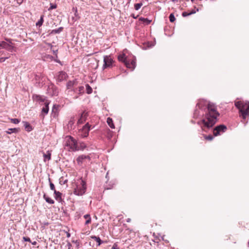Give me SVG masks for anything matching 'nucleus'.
<instances>
[{"label": "nucleus", "instance_id": "1", "mask_svg": "<svg viewBox=\"0 0 249 249\" xmlns=\"http://www.w3.org/2000/svg\"><path fill=\"white\" fill-rule=\"evenodd\" d=\"M196 107L200 109H207L204 118L197 124L204 131L212 127L216 123L217 117L219 115L214 105L206 100H199Z\"/></svg>", "mask_w": 249, "mask_h": 249}, {"label": "nucleus", "instance_id": "2", "mask_svg": "<svg viewBox=\"0 0 249 249\" xmlns=\"http://www.w3.org/2000/svg\"><path fill=\"white\" fill-rule=\"evenodd\" d=\"M235 106L239 109L240 116L243 120H246L249 115V102L237 101L235 102Z\"/></svg>", "mask_w": 249, "mask_h": 249}, {"label": "nucleus", "instance_id": "3", "mask_svg": "<svg viewBox=\"0 0 249 249\" xmlns=\"http://www.w3.org/2000/svg\"><path fill=\"white\" fill-rule=\"evenodd\" d=\"M86 189V182L82 180L80 185L77 186L76 188L74 189L73 193L77 196H82L85 194Z\"/></svg>", "mask_w": 249, "mask_h": 249}, {"label": "nucleus", "instance_id": "4", "mask_svg": "<svg viewBox=\"0 0 249 249\" xmlns=\"http://www.w3.org/2000/svg\"><path fill=\"white\" fill-rule=\"evenodd\" d=\"M227 129V126L224 124H220L215 126L213 129V134L214 136L221 135Z\"/></svg>", "mask_w": 249, "mask_h": 249}, {"label": "nucleus", "instance_id": "5", "mask_svg": "<svg viewBox=\"0 0 249 249\" xmlns=\"http://www.w3.org/2000/svg\"><path fill=\"white\" fill-rule=\"evenodd\" d=\"M90 125L87 123L84 125L82 129L79 131V135L82 138H86L88 136L90 130Z\"/></svg>", "mask_w": 249, "mask_h": 249}, {"label": "nucleus", "instance_id": "6", "mask_svg": "<svg viewBox=\"0 0 249 249\" xmlns=\"http://www.w3.org/2000/svg\"><path fill=\"white\" fill-rule=\"evenodd\" d=\"M113 63V60L110 56H105L104 57V65L103 66V69L111 67Z\"/></svg>", "mask_w": 249, "mask_h": 249}, {"label": "nucleus", "instance_id": "7", "mask_svg": "<svg viewBox=\"0 0 249 249\" xmlns=\"http://www.w3.org/2000/svg\"><path fill=\"white\" fill-rule=\"evenodd\" d=\"M70 140L69 141V145H70V148L72 151H77L79 149L78 146V143L76 140L73 137L70 136Z\"/></svg>", "mask_w": 249, "mask_h": 249}, {"label": "nucleus", "instance_id": "8", "mask_svg": "<svg viewBox=\"0 0 249 249\" xmlns=\"http://www.w3.org/2000/svg\"><path fill=\"white\" fill-rule=\"evenodd\" d=\"M33 99L35 101L38 102L41 105L44 104L45 101H49L48 100H46V98L43 96L37 94H34L33 95Z\"/></svg>", "mask_w": 249, "mask_h": 249}, {"label": "nucleus", "instance_id": "9", "mask_svg": "<svg viewBox=\"0 0 249 249\" xmlns=\"http://www.w3.org/2000/svg\"><path fill=\"white\" fill-rule=\"evenodd\" d=\"M125 66L129 69H131L133 70L136 67V59H128L127 61L125 62Z\"/></svg>", "mask_w": 249, "mask_h": 249}, {"label": "nucleus", "instance_id": "10", "mask_svg": "<svg viewBox=\"0 0 249 249\" xmlns=\"http://www.w3.org/2000/svg\"><path fill=\"white\" fill-rule=\"evenodd\" d=\"M67 77L66 72L63 71H59L57 75V81L58 82H61L65 80Z\"/></svg>", "mask_w": 249, "mask_h": 249}, {"label": "nucleus", "instance_id": "11", "mask_svg": "<svg viewBox=\"0 0 249 249\" xmlns=\"http://www.w3.org/2000/svg\"><path fill=\"white\" fill-rule=\"evenodd\" d=\"M49 104H50L49 101H45V103L43 104L44 106L42 107L41 111H42V113L44 114V115H46L48 113Z\"/></svg>", "mask_w": 249, "mask_h": 249}, {"label": "nucleus", "instance_id": "12", "mask_svg": "<svg viewBox=\"0 0 249 249\" xmlns=\"http://www.w3.org/2000/svg\"><path fill=\"white\" fill-rule=\"evenodd\" d=\"M87 114L85 112H83L81 114L80 118L77 121V124H81L86 121Z\"/></svg>", "mask_w": 249, "mask_h": 249}, {"label": "nucleus", "instance_id": "13", "mask_svg": "<svg viewBox=\"0 0 249 249\" xmlns=\"http://www.w3.org/2000/svg\"><path fill=\"white\" fill-rule=\"evenodd\" d=\"M195 8L196 9V11H198V9L196 8V6L195 7ZM196 13V11L195 9H193L190 12H186V11L185 12H183L182 13V16L183 17H186L187 16H188L191 15L192 14H195Z\"/></svg>", "mask_w": 249, "mask_h": 249}, {"label": "nucleus", "instance_id": "14", "mask_svg": "<svg viewBox=\"0 0 249 249\" xmlns=\"http://www.w3.org/2000/svg\"><path fill=\"white\" fill-rule=\"evenodd\" d=\"M20 131L19 128H9L8 130L6 131L5 132L7 134H11L12 133H17Z\"/></svg>", "mask_w": 249, "mask_h": 249}, {"label": "nucleus", "instance_id": "15", "mask_svg": "<svg viewBox=\"0 0 249 249\" xmlns=\"http://www.w3.org/2000/svg\"><path fill=\"white\" fill-rule=\"evenodd\" d=\"M44 161H46L47 160H49L51 159V152L50 151H47L46 153H43Z\"/></svg>", "mask_w": 249, "mask_h": 249}, {"label": "nucleus", "instance_id": "16", "mask_svg": "<svg viewBox=\"0 0 249 249\" xmlns=\"http://www.w3.org/2000/svg\"><path fill=\"white\" fill-rule=\"evenodd\" d=\"M118 59L120 61L123 62L125 65V62L127 61V59L124 54H120L118 56Z\"/></svg>", "mask_w": 249, "mask_h": 249}, {"label": "nucleus", "instance_id": "17", "mask_svg": "<svg viewBox=\"0 0 249 249\" xmlns=\"http://www.w3.org/2000/svg\"><path fill=\"white\" fill-rule=\"evenodd\" d=\"M74 122V118L73 117H71L67 124L68 129H72Z\"/></svg>", "mask_w": 249, "mask_h": 249}, {"label": "nucleus", "instance_id": "18", "mask_svg": "<svg viewBox=\"0 0 249 249\" xmlns=\"http://www.w3.org/2000/svg\"><path fill=\"white\" fill-rule=\"evenodd\" d=\"M89 159L90 158L89 156H85V155H81L78 157L77 159V161L78 163V164L82 163L84 159Z\"/></svg>", "mask_w": 249, "mask_h": 249}, {"label": "nucleus", "instance_id": "19", "mask_svg": "<svg viewBox=\"0 0 249 249\" xmlns=\"http://www.w3.org/2000/svg\"><path fill=\"white\" fill-rule=\"evenodd\" d=\"M139 21L142 22L145 25H149L151 22L152 20L147 18L141 17L139 18Z\"/></svg>", "mask_w": 249, "mask_h": 249}, {"label": "nucleus", "instance_id": "20", "mask_svg": "<svg viewBox=\"0 0 249 249\" xmlns=\"http://www.w3.org/2000/svg\"><path fill=\"white\" fill-rule=\"evenodd\" d=\"M54 197L56 200L60 201L61 199V196H62L61 193H60L58 191H57L56 190H54Z\"/></svg>", "mask_w": 249, "mask_h": 249}, {"label": "nucleus", "instance_id": "21", "mask_svg": "<svg viewBox=\"0 0 249 249\" xmlns=\"http://www.w3.org/2000/svg\"><path fill=\"white\" fill-rule=\"evenodd\" d=\"M63 27H60L58 28V29L52 30L51 33H50V35L59 34L63 31Z\"/></svg>", "mask_w": 249, "mask_h": 249}, {"label": "nucleus", "instance_id": "22", "mask_svg": "<svg viewBox=\"0 0 249 249\" xmlns=\"http://www.w3.org/2000/svg\"><path fill=\"white\" fill-rule=\"evenodd\" d=\"M43 198L45 199L46 201L49 204H53L54 203V201L51 198L48 197L46 194H44Z\"/></svg>", "mask_w": 249, "mask_h": 249}, {"label": "nucleus", "instance_id": "23", "mask_svg": "<svg viewBox=\"0 0 249 249\" xmlns=\"http://www.w3.org/2000/svg\"><path fill=\"white\" fill-rule=\"evenodd\" d=\"M23 123L24 124V126L25 128L27 131L30 132L32 130V127L29 123L27 122H24Z\"/></svg>", "mask_w": 249, "mask_h": 249}, {"label": "nucleus", "instance_id": "24", "mask_svg": "<svg viewBox=\"0 0 249 249\" xmlns=\"http://www.w3.org/2000/svg\"><path fill=\"white\" fill-rule=\"evenodd\" d=\"M91 237L98 243V246H99L102 243H103V241L101 240L99 237L92 236Z\"/></svg>", "mask_w": 249, "mask_h": 249}, {"label": "nucleus", "instance_id": "25", "mask_svg": "<svg viewBox=\"0 0 249 249\" xmlns=\"http://www.w3.org/2000/svg\"><path fill=\"white\" fill-rule=\"evenodd\" d=\"M6 40L8 41L9 43L8 44L7 46L6 47V48L5 49H6L9 52H12L14 49V47L10 44H12L10 39H6Z\"/></svg>", "mask_w": 249, "mask_h": 249}, {"label": "nucleus", "instance_id": "26", "mask_svg": "<svg viewBox=\"0 0 249 249\" xmlns=\"http://www.w3.org/2000/svg\"><path fill=\"white\" fill-rule=\"evenodd\" d=\"M107 123L108 125L111 128H114L115 126L113 123V120L111 118L108 117L107 119Z\"/></svg>", "mask_w": 249, "mask_h": 249}, {"label": "nucleus", "instance_id": "27", "mask_svg": "<svg viewBox=\"0 0 249 249\" xmlns=\"http://www.w3.org/2000/svg\"><path fill=\"white\" fill-rule=\"evenodd\" d=\"M43 18H44V15H41L39 20L36 23V25L37 26L40 27L41 26H42V25L44 22Z\"/></svg>", "mask_w": 249, "mask_h": 249}, {"label": "nucleus", "instance_id": "28", "mask_svg": "<svg viewBox=\"0 0 249 249\" xmlns=\"http://www.w3.org/2000/svg\"><path fill=\"white\" fill-rule=\"evenodd\" d=\"M8 44V43L6 42H5L4 41H2L0 43V50L1 49H6Z\"/></svg>", "mask_w": 249, "mask_h": 249}, {"label": "nucleus", "instance_id": "29", "mask_svg": "<svg viewBox=\"0 0 249 249\" xmlns=\"http://www.w3.org/2000/svg\"><path fill=\"white\" fill-rule=\"evenodd\" d=\"M86 91L88 94H90L92 92V89L89 84L86 85Z\"/></svg>", "mask_w": 249, "mask_h": 249}, {"label": "nucleus", "instance_id": "30", "mask_svg": "<svg viewBox=\"0 0 249 249\" xmlns=\"http://www.w3.org/2000/svg\"><path fill=\"white\" fill-rule=\"evenodd\" d=\"M142 5V2H140L134 4V8L136 10H138L140 9L141 6Z\"/></svg>", "mask_w": 249, "mask_h": 249}, {"label": "nucleus", "instance_id": "31", "mask_svg": "<svg viewBox=\"0 0 249 249\" xmlns=\"http://www.w3.org/2000/svg\"><path fill=\"white\" fill-rule=\"evenodd\" d=\"M169 20L171 22H173L176 20V18L173 13L169 15Z\"/></svg>", "mask_w": 249, "mask_h": 249}, {"label": "nucleus", "instance_id": "32", "mask_svg": "<svg viewBox=\"0 0 249 249\" xmlns=\"http://www.w3.org/2000/svg\"><path fill=\"white\" fill-rule=\"evenodd\" d=\"M57 8V5L56 4H53L52 3H50V7L49 8L48 10L50 11L54 9H56Z\"/></svg>", "mask_w": 249, "mask_h": 249}, {"label": "nucleus", "instance_id": "33", "mask_svg": "<svg viewBox=\"0 0 249 249\" xmlns=\"http://www.w3.org/2000/svg\"><path fill=\"white\" fill-rule=\"evenodd\" d=\"M10 121L11 123L17 124H18L20 122V120L18 119L14 118V119H11Z\"/></svg>", "mask_w": 249, "mask_h": 249}, {"label": "nucleus", "instance_id": "34", "mask_svg": "<svg viewBox=\"0 0 249 249\" xmlns=\"http://www.w3.org/2000/svg\"><path fill=\"white\" fill-rule=\"evenodd\" d=\"M199 115V111L198 109H196L194 113V118H196Z\"/></svg>", "mask_w": 249, "mask_h": 249}, {"label": "nucleus", "instance_id": "35", "mask_svg": "<svg viewBox=\"0 0 249 249\" xmlns=\"http://www.w3.org/2000/svg\"><path fill=\"white\" fill-rule=\"evenodd\" d=\"M204 138L206 140L209 141H212L213 139V137L212 135H209L208 136L205 135Z\"/></svg>", "mask_w": 249, "mask_h": 249}, {"label": "nucleus", "instance_id": "36", "mask_svg": "<svg viewBox=\"0 0 249 249\" xmlns=\"http://www.w3.org/2000/svg\"><path fill=\"white\" fill-rule=\"evenodd\" d=\"M49 181H50V189L52 190H53V191H54V190H55V186H54V185L50 181V179L49 178Z\"/></svg>", "mask_w": 249, "mask_h": 249}, {"label": "nucleus", "instance_id": "37", "mask_svg": "<svg viewBox=\"0 0 249 249\" xmlns=\"http://www.w3.org/2000/svg\"><path fill=\"white\" fill-rule=\"evenodd\" d=\"M23 240L24 241H25V242H31L30 238L29 237H25V236H24L23 237Z\"/></svg>", "mask_w": 249, "mask_h": 249}, {"label": "nucleus", "instance_id": "38", "mask_svg": "<svg viewBox=\"0 0 249 249\" xmlns=\"http://www.w3.org/2000/svg\"><path fill=\"white\" fill-rule=\"evenodd\" d=\"M8 57H0V62L2 63L5 61L6 59H7Z\"/></svg>", "mask_w": 249, "mask_h": 249}, {"label": "nucleus", "instance_id": "39", "mask_svg": "<svg viewBox=\"0 0 249 249\" xmlns=\"http://www.w3.org/2000/svg\"><path fill=\"white\" fill-rule=\"evenodd\" d=\"M91 222V218H89L88 219H86L85 222V225H88Z\"/></svg>", "mask_w": 249, "mask_h": 249}, {"label": "nucleus", "instance_id": "40", "mask_svg": "<svg viewBox=\"0 0 249 249\" xmlns=\"http://www.w3.org/2000/svg\"><path fill=\"white\" fill-rule=\"evenodd\" d=\"M111 249H119V248L118 247V246L116 244H114L113 245Z\"/></svg>", "mask_w": 249, "mask_h": 249}, {"label": "nucleus", "instance_id": "41", "mask_svg": "<svg viewBox=\"0 0 249 249\" xmlns=\"http://www.w3.org/2000/svg\"><path fill=\"white\" fill-rule=\"evenodd\" d=\"M84 217L86 219H88V218H90V215H89V214H85V215L84 216Z\"/></svg>", "mask_w": 249, "mask_h": 249}, {"label": "nucleus", "instance_id": "42", "mask_svg": "<svg viewBox=\"0 0 249 249\" xmlns=\"http://www.w3.org/2000/svg\"><path fill=\"white\" fill-rule=\"evenodd\" d=\"M15 0L19 5L21 4L23 1V0Z\"/></svg>", "mask_w": 249, "mask_h": 249}, {"label": "nucleus", "instance_id": "43", "mask_svg": "<svg viewBox=\"0 0 249 249\" xmlns=\"http://www.w3.org/2000/svg\"><path fill=\"white\" fill-rule=\"evenodd\" d=\"M67 246L68 248V249H71V247H72V245L70 242H68L67 244Z\"/></svg>", "mask_w": 249, "mask_h": 249}, {"label": "nucleus", "instance_id": "44", "mask_svg": "<svg viewBox=\"0 0 249 249\" xmlns=\"http://www.w3.org/2000/svg\"><path fill=\"white\" fill-rule=\"evenodd\" d=\"M57 50H53V53L56 55V57H57Z\"/></svg>", "mask_w": 249, "mask_h": 249}, {"label": "nucleus", "instance_id": "45", "mask_svg": "<svg viewBox=\"0 0 249 249\" xmlns=\"http://www.w3.org/2000/svg\"><path fill=\"white\" fill-rule=\"evenodd\" d=\"M72 242L75 243H77V247L78 248V246L79 245V243L77 240H76V241L73 240V241H72Z\"/></svg>", "mask_w": 249, "mask_h": 249}, {"label": "nucleus", "instance_id": "46", "mask_svg": "<svg viewBox=\"0 0 249 249\" xmlns=\"http://www.w3.org/2000/svg\"><path fill=\"white\" fill-rule=\"evenodd\" d=\"M81 147H82V148L83 149H84L86 146V145L83 143L81 144Z\"/></svg>", "mask_w": 249, "mask_h": 249}, {"label": "nucleus", "instance_id": "47", "mask_svg": "<svg viewBox=\"0 0 249 249\" xmlns=\"http://www.w3.org/2000/svg\"><path fill=\"white\" fill-rule=\"evenodd\" d=\"M55 61L57 62V63H59V64H60L61 65H62L61 62L59 60L56 59V60H55Z\"/></svg>", "mask_w": 249, "mask_h": 249}, {"label": "nucleus", "instance_id": "48", "mask_svg": "<svg viewBox=\"0 0 249 249\" xmlns=\"http://www.w3.org/2000/svg\"><path fill=\"white\" fill-rule=\"evenodd\" d=\"M83 89H84V88L83 86L80 87L79 91H81L83 90Z\"/></svg>", "mask_w": 249, "mask_h": 249}, {"label": "nucleus", "instance_id": "49", "mask_svg": "<svg viewBox=\"0 0 249 249\" xmlns=\"http://www.w3.org/2000/svg\"><path fill=\"white\" fill-rule=\"evenodd\" d=\"M37 244L36 241H34L33 242H32V244L33 245H36Z\"/></svg>", "mask_w": 249, "mask_h": 249}, {"label": "nucleus", "instance_id": "50", "mask_svg": "<svg viewBox=\"0 0 249 249\" xmlns=\"http://www.w3.org/2000/svg\"><path fill=\"white\" fill-rule=\"evenodd\" d=\"M71 84H72V83H71V82L70 81V82H69L68 83V86H71Z\"/></svg>", "mask_w": 249, "mask_h": 249}, {"label": "nucleus", "instance_id": "51", "mask_svg": "<svg viewBox=\"0 0 249 249\" xmlns=\"http://www.w3.org/2000/svg\"><path fill=\"white\" fill-rule=\"evenodd\" d=\"M131 221V219L130 218H128L127 220H126V222H130Z\"/></svg>", "mask_w": 249, "mask_h": 249}, {"label": "nucleus", "instance_id": "52", "mask_svg": "<svg viewBox=\"0 0 249 249\" xmlns=\"http://www.w3.org/2000/svg\"><path fill=\"white\" fill-rule=\"evenodd\" d=\"M67 236L68 237H69L70 236V233H68L67 234Z\"/></svg>", "mask_w": 249, "mask_h": 249}, {"label": "nucleus", "instance_id": "53", "mask_svg": "<svg viewBox=\"0 0 249 249\" xmlns=\"http://www.w3.org/2000/svg\"><path fill=\"white\" fill-rule=\"evenodd\" d=\"M54 109H55V106H53V110H52V111H53V112H54Z\"/></svg>", "mask_w": 249, "mask_h": 249}, {"label": "nucleus", "instance_id": "54", "mask_svg": "<svg viewBox=\"0 0 249 249\" xmlns=\"http://www.w3.org/2000/svg\"><path fill=\"white\" fill-rule=\"evenodd\" d=\"M133 18H137V17H135V16H134V15L133 16Z\"/></svg>", "mask_w": 249, "mask_h": 249}, {"label": "nucleus", "instance_id": "55", "mask_svg": "<svg viewBox=\"0 0 249 249\" xmlns=\"http://www.w3.org/2000/svg\"><path fill=\"white\" fill-rule=\"evenodd\" d=\"M178 0H173V1H177Z\"/></svg>", "mask_w": 249, "mask_h": 249}]
</instances>
